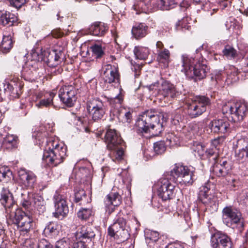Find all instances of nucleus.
<instances>
[{"label":"nucleus","mask_w":248,"mask_h":248,"mask_svg":"<svg viewBox=\"0 0 248 248\" xmlns=\"http://www.w3.org/2000/svg\"><path fill=\"white\" fill-rule=\"evenodd\" d=\"M107 102L108 103L110 107V119L114 120L116 118L121 119V113H123V110H121L122 104L124 102V96L121 92L117 95L115 97H109L105 96Z\"/></svg>","instance_id":"f3484780"},{"label":"nucleus","mask_w":248,"mask_h":248,"mask_svg":"<svg viewBox=\"0 0 248 248\" xmlns=\"http://www.w3.org/2000/svg\"><path fill=\"white\" fill-rule=\"evenodd\" d=\"M124 216L122 211L120 210L114 219L113 223L108 229L110 236L119 239L121 242L127 240L130 236V228Z\"/></svg>","instance_id":"39448f33"},{"label":"nucleus","mask_w":248,"mask_h":248,"mask_svg":"<svg viewBox=\"0 0 248 248\" xmlns=\"http://www.w3.org/2000/svg\"><path fill=\"white\" fill-rule=\"evenodd\" d=\"M38 248H53V247L46 240L42 239L38 242Z\"/></svg>","instance_id":"4d7b16f0"},{"label":"nucleus","mask_w":248,"mask_h":248,"mask_svg":"<svg viewBox=\"0 0 248 248\" xmlns=\"http://www.w3.org/2000/svg\"><path fill=\"white\" fill-rule=\"evenodd\" d=\"M55 212L54 216L61 219L67 216L69 213V208L66 202V197L64 195L56 191L53 197Z\"/></svg>","instance_id":"4468645a"},{"label":"nucleus","mask_w":248,"mask_h":248,"mask_svg":"<svg viewBox=\"0 0 248 248\" xmlns=\"http://www.w3.org/2000/svg\"><path fill=\"white\" fill-rule=\"evenodd\" d=\"M47 132H38L36 139L43 142L46 139V145L44 151L42 159L50 167H56L64 161L67 156V147L62 143L51 139L46 138Z\"/></svg>","instance_id":"f257e3e1"},{"label":"nucleus","mask_w":248,"mask_h":248,"mask_svg":"<svg viewBox=\"0 0 248 248\" xmlns=\"http://www.w3.org/2000/svg\"><path fill=\"white\" fill-rule=\"evenodd\" d=\"M120 75L117 64H107L103 68L102 78L105 83L119 82Z\"/></svg>","instance_id":"4be33fe9"},{"label":"nucleus","mask_w":248,"mask_h":248,"mask_svg":"<svg viewBox=\"0 0 248 248\" xmlns=\"http://www.w3.org/2000/svg\"><path fill=\"white\" fill-rule=\"evenodd\" d=\"M148 26L144 23H140L135 25L132 27V34L133 36L137 40L140 39L148 34Z\"/></svg>","instance_id":"2f4dec72"},{"label":"nucleus","mask_w":248,"mask_h":248,"mask_svg":"<svg viewBox=\"0 0 248 248\" xmlns=\"http://www.w3.org/2000/svg\"><path fill=\"white\" fill-rule=\"evenodd\" d=\"M88 244L78 239V241L74 244L73 248H88Z\"/></svg>","instance_id":"338daca9"},{"label":"nucleus","mask_w":248,"mask_h":248,"mask_svg":"<svg viewBox=\"0 0 248 248\" xmlns=\"http://www.w3.org/2000/svg\"><path fill=\"white\" fill-rule=\"evenodd\" d=\"M94 212L92 208H81L77 213L78 218L82 221H88L92 219Z\"/></svg>","instance_id":"4c0bfd02"},{"label":"nucleus","mask_w":248,"mask_h":248,"mask_svg":"<svg viewBox=\"0 0 248 248\" xmlns=\"http://www.w3.org/2000/svg\"><path fill=\"white\" fill-rule=\"evenodd\" d=\"M222 220L225 225L229 227L238 224L241 222L242 214L240 210L232 206L225 207L222 211Z\"/></svg>","instance_id":"ddd939ff"},{"label":"nucleus","mask_w":248,"mask_h":248,"mask_svg":"<svg viewBox=\"0 0 248 248\" xmlns=\"http://www.w3.org/2000/svg\"><path fill=\"white\" fill-rule=\"evenodd\" d=\"M28 196L29 200L24 199L21 201V204L23 208L30 211L33 209V207L35 210L34 212L39 215L46 211V202L42 196L33 193H29Z\"/></svg>","instance_id":"f8f14e48"},{"label":"nucleus","mask_w":248,"mask_h":248,"mask_svg":"<svg viewBox=\"0 0 248 248\" xmlns=\"http://www.w3.org/2000/svg\"><path fill=\"white\" fill-rule=\"evenodd\" d=\"M108 29L109 27L107 24L97 21L91 24L86 31L92 35L103 37L108 32Z\"/></svg>","instance_id":"bb28decb"},{"label":"nucleus","mask_w":248,"mask_h":248,"mask_svg":"<svg viewBox=\"0 0 248 248\" xmlns=\"http://www.w3.org/2000/svg\"><path fill=\"white\" fill-rule=\"evenodd\" d=\"M44 40L37 41L31 50V55L27 62L29 66L32 68L31 72L32 73V70L35 71L38 68L40 62H43V57L42 55L40 54V51L42 50V42Z\"/></svg>","instance_id":"412c9836"},{"label":"nucleus","mask_w":248,"mask_h":248,"mask_svg":"<svg viewBox=\"0 0 248 248\" xmlns=\"http://www.w3.org/2000/svg\"><path fill=\"white\" fill-rule=\"evenodd\" d=\"M166 121L163 113L154 109L147 110L140 115L136 121L137 132L143 134L152 130L155 136H158L163 131V123Z\"/></svg>","instance_id":"f03ea898"},{"label":"nucleus","mask_w":248,"mask_h":248,"mask_svg":"<svg viewBox=\"0 0 248 248\" xmlns=\"http://www.w3.org/2000/svg\"><path fill=\"white\" fill-rule=\"evenodd\" d=\"M132 66L131 69L134 72L135 77H138L140 75L141 67L139 64H137L135 62L133 63L131 62Z\"/></svg>","instance_id":"052dcab7"},{"label":"nucleus","mask_w":248,"mask_h":248,"mask_svg":"<svg viewBox=\"0 0 248 248\" xmlns=\"http://www.w3.org/2000/svg\"><path fill=\"white\" fill-rule=\"evenodd\" d=\"M0 24L7 26L6 28L11 27L18 24V18L13 13L8 11H0Z\"/></svg>","instance_id":"cd10ccee"},{"label":"nucleus","mask_w":248,"mask_h":248,"mask_svg":"<svg viewBox=\"0 0 248 248\" xmlns=\"http://www.w3.org/2000/svg\"><path fill=\"white\" fill-rule=\"evenodd\" d=\"M170 53L168 49H165L157 53V60L163 63L165 67L168 66L170 62Z\"/></svg>","instance_id":"58836bf2"},{"label":"nucleus","mask_w":248,"mask_h":248,"mask_svg":"<svg viewBox=\"0 0 248 248\" xmlns=\"http://www.w3.org/2000/svg\"><path fill=\"white\" fill-rule=\"evenodd\" d=\"M167 145L164 141H158L154 144V150L156 154H163L166 150Z\"/></svg>","instance_id":"3c124183"},{"label":"nucleus","mask_w":248,"mask_h":248,"mask_svg":"<svg viewBox=\"0 0 248 248\" xmlns=\"http://www.w3.org/2000/svg\"><path fill=\"white\" fill-rule=\"evenodd\" d=\"M182 66L186 76L194 81L205 78L208 71L207 61L202 57L199 59L189 57L187 55L182 56Z\"/></svg>","instance_id":"7ed1b4c3"},{"label":"nucleus","mask_w":248,"mask_h":248,"mask_svg":"<svg viewBox=\"0 0 248 248\" xmlns=\"http://www.w3.org/2000/svg\"><path fill=\"white\" fill-rule=\"evenodd\" d=\"M178 3L176 0H158L157 7L161 10H169L175 7Z\"/></svg>","instance_id":"a19ab883"},{"label":"nucleus","mask_w":248,"mask_h":248,"mask_svg":"<svg viewBox=\"0 0 248 248\" xmlns=\"http://www.w3.org/2000/svg\"><path fill=\"white\" fill-rule=\"evenodd\" d=\"M185 13L183 14V17L181 20H179L176 23L177 28L178 29H184L186 30H189L191 29V26H190L187 23L188 17L185 16Z\"/></svg>","instance_id":"603ef678"},{"label":"nucleus","mask_w":248,"mask_h":248,"mask_svg":"<svg viewBox=\"0 0 248 248\" xmlns=\"http://www.w3.org/2000/svg\"><path fill=\"white\" fill-rule=\"evenodd\" d=\"M232 0H217V1L220 8L222 9H224L231 5Z\"/></svg>","instance_id":"bf43d9fd"},{"label":"nucleus","mask_w":248,"mask_h":248,"mask_svg":"<svg viewBox=\"0 0 248 248\" xmlns=\"http://www.w3.org/2000/svg\"><path fill=\"white\" fill-rule=\"evenodd\" d=\"M104 141L108 150L115 151L117 160L123 158L125 142L118 131L114 129H108L104 136Z\"/></svg>","instance_id":"423d86ee"},{"label":"nucleus","mask_w":248,"mask_h":248,"mask_svg":"<svg viewBox=\"0 0 248 248\" xmlns=\"http://www.w3.org/2000/svg\"><path fill=\"white\" fill-rule=\"evenodd\" d=\"M95 228L90 225H84L81 227L77 234L78 239L88 244L94 243L95 232Z\"/></svg>","instance_id":"393cba45"},{"label":"nucleus","mask_w":248,"mask_h":248,"mask_svg":"<svg viewBox=\"0 0 248 248\" xmlns=\"http://www.w3.org/2000/svg\"><path fill=\"white\" fill-rule=\"evenodd\" d=\"M223 56L227 59L232 60L238 57V52L234 48L232 45L227 44L225 45L222 51Z\"/></svg>","instance_id":"e433bc0d"},{"label":"nucleus","mask_w":248,"mask_h":248,"mask_svg":"<svg viewBox=\"0 0 248 248\" xmlns=\"http://www.w3.org/2000/svg\"><path fill=\"white\" fill-rule=\"evenodd\" d=\"M224 140V136H221L220 137H217V138L213 140H212L211 144L213 146V148H217V147L220 144L221 142L223 141Z\"/></svg>","instance_id":"69168bd1"},{"label":"nucleus","mask_w":248,"mask_h":248,"mask_svg":"<svg viewBox=\"0 0 248 248\" xmlns=\"http://www.w3.org/2000/svg\"><path fill=\"white\" fill-rule=\"evenodd\" d=\"M166 144L168 146H173L176 144L175 136L172 134H169L166 138Z\"/></svg>","instance_id":"6e6d98bb"},{"label":"nucleus","mask_w":248,"mask_h":248,"mask_svg":"<svg viewBox=\"0 0 248 248\" xmlns=\"http://www.w3.org/2000/svg\"><path fill=\"white\" fill-rule=\"evenodd\" d=\"M33 224L34 222L32 218L28 215L27 217H25L22 222H21L17 227L20 228L21 231L28 232L33 229Z\"/></svg>","instance_id":"79ce46f5"},{"label":"nucleus","mask_w":248,"mask_h":248,"mask_svg":"<svg viewBox=\"0 0 248 248\" xmlns=\"http://www.w3.org/2000/svg\"><path fill=\"white\" fill-rule=\"evenodd\" d=\"M197 103L204 108V112L206 110L207 107L211 105V99L205 95H198L194 100Z\"/></svg>","instance_id":"de8ad7c7"},{"label":"nucleus","mask_w":248,"mask_h":248,"mask_svg":"<svg viewBox=\"0 0 248 248\" xmlns=\"http://www.w3.org/2000/svg\"><path fill=\"white\" fill-rule=\"evenodd\" d=\"M210 243L212 248H233L231 238L220 232H216L211 235Z\"/></svg>","instance_id":"6ab92c4d"},{"label":"nucleus","mask_w":248,"mask_h":248,"mask_svg":"<svg viewBox=\"0 0 248 248\" xmlns=\"http://www.w3.org/2000/svg\"><path fill=\"white\" fill-rule=\"evenodd\" d=\"M122 197L118 192H110L104 200L106 213L109 216L122 203Z\"/></svg>","instance_id":"a211bd4d"},{"label":"nucleus","mask_w":248,"mask_h":248,"mask_svg":"<svg viewBox=\"0 0 248 248\" xmlns=\"http://www.w3.org/2000/svg\"><path fill=\"white\" fill-rule=\"evenodd\" d=\"M106 47L105 45L99 42H96L91 45L89 47L88 52L91 53L92 56L96 60L103 58L106 55Z\"/></svg>","instance_id":"c756f323"},{"label":"nucleus","mask_w":248,"mask_h":248,"mask_svg":"<svg viewBox=\"0 0 248 248\" xmlns=\"http://www.w3.org/2000/svg\"><path fill=\"white\" fill-rule=\"evenodd\" d=\"M18 137L14 135L8 134L3 139L1 147L7 150H12L17 147Z\"/></svg>","instance_id":"72a5a7b5"},{"label":"nucleus","mask_w":248,"mask_h":248,"mask_svg":"<svg viewBox=\"0 0 248 248\" xmlns=\"http://www.w3.org/2000/svg\"><path fill=\"white\" fill-rule=\"evenodd\" d=\"M133 51L136 58L140 60H145L150 54L148 47L141 46H136Z\"/></svg>","instance_id":"37998d69"},{"label":"nucleus","mask_w":248,"mask_h":248,"mask_svg":"<svg viewBox=\"0 0 248 248\" xmlns=\"http://www.w3.org/2000/svg\"><path fill=\"white\" fill-rule=\"evenodd\" d=\"M214 185L209 181L205 183L204 186L200 187L198 199L205 205L212 206L215 205L217 197L214 195Z\"/></svg>","instance_id":"2eb2a0df"},{"label":"nucleus","mask_w":248,"mask_h":248,"mask_svg":"<svg viewBox=\"0 0 248 248\" xmlns=\"http://www.w3.org/2000/svg\"><path fill=\"white\" fill-rule=\"evenodd\" d=\"M133 8L136 11L137 14L141 13H149L152 10V0H136Z\"/></svg>","instance_id":"7c9ffc66"},{"label":"nucleus","mask_w":248,"mask_h":248,"mask_svg":"<svg viewBox=\"0 0 248 248\" xmlns=\"http://www.w3.org/2000/svg\"><path fill=\"white\" fill-rule=\"evenodd\" d=\"M58 225L54 222H49L43 231V234L47 237L51 238L59 233Z\"/></svg>","instance_id":"c9c22d12"},{"label":"nucleus","mask_w":248,"mask_h":248,"mask_svg":"<svg viewBox=\"0 0 248 248\" xmlns=\"http://www.w3.org/2000/svg\"><path fill=\"white\" fill-rule=\"evenodd\" d=\"M0 202L6 209H11L15 204L13 194L7 188L3 187L0 193Z\"/></svg>","instance_id":"c85d7f7f"},{"label":"nucleus","mask_w":248,"mask_h":248,"mask_svg":"<svg viewBox=\"0 0 248 248\" xmlns=\"http://www.w3.org/2000/svg\"><path fill=\"white\" fill-rule=\"evenodd\" d=\"M145 237L148 243L156 242L159 237V234L156 231L147 230L145 232Z\"/></svg>","instance_id":"09e8293b"},{"label":"nucleus","mask_w":248,"mask_h":248,"mask_svg":"<svg viewBox=\"0 0 248 248\" xmlns=\"http://www.w3.org/2000/svg\"><path fill=\"white\" fill-rule=\"evenodd\" d=\"M55 246L59 248H69L68 243L64 239L58 241Z\"/></svg>","instance_id":"680f3d73"},{"label":"nucleus","mask_w":248,"mask_h":248,"mask_svg":"<svg viewBox=\"0 0 248 248\" xmlns=\"http://www.w3.org/2000/svg\"><path fill=\"white\" fill-rule=\"evenodd\" d=\"M13 177L12 170L7 166L0 167V182L3 183H7Z\"/></svg>","instance_id":"ea45409f"},{"label":"nucleus","mask_w":248,"mask_h":248,"mask_svg":"<svg viewBox=\"0 0 248 248\" xmlns=\"http://www.w3.org/2000/svg\"><path fill=\"white\" fill-rule=\"evenodd\" d=\"M65 48L61 46H55L53 49L50 51L42 50L40 54L43 57V62L46 63L49 67H54L61 64L65 59Z\"/></svg>","instance_id":"6e6552de"},{"label":"nucleus","mask_w":248,"mask_h":248,"mask_svg":"<svg viewBox=\"0 0 248 248\" xmlns=\"http://www.w3.org/2000/svg\"><path fill=\"white\" fill-rule=\"evenodd\" d=\"M158 93L164 100L172 102L179 98L182 94V92L170 81L161 77L160 85L158 89Z\"/></svg>","instance_id":"9d476101"},{"label":"nucleus","mask_w":248,"mask_h":248,"mask_svg":"<svg viewBox=\"0 0 248 248\" xmlns=\"http://www.w3.org/2000/svg\"><path fill=\"white\" fill-rule=\"evenodd\" d=\"M11 5L20 8L24 3L25 0H8Z\"/></svg>","instance_id":"0e129e2a"},{"label":"nucleus","mask_w":248,"mask_h":248,"mask_svg":"<svg viewBox=\"0 0 248 248\" xmlns=\"http://www.w3.org/2000/svg\"><path fill=\"white\" fill-rule=\"evenodd\" d=\"M87 200V196L85 191L83 189H79L75 192L74 202L80 205H84Z\"/></svg>","instance_id":"a18cd8bd"},{"label":"nucleus","mask_w":248,"mask_h":248,"mask_svg":"<svg viewBox=\"0 0 248 248\" xmlns=\"http://www.w3.org/2000/svg\"><path fill=\"white\" fill-rule=\"evenodd\" d=\"M176 183L165 174L157 182L158 196L163 201L172 199L175 194Z\"/></svg>","instance_id":"1a4fd4ad"},{"label":"nucleus","mask_w":248,"mask_h":248,"mask_svg":"<svg viewBox=\"0 0 248 248\" xmlns=\"http://www.w3.org/2000/svg\"><path fill=\"white\" fill-rule=\"evenodd\" d=\"M121 110H123V113H121V115L124 114L125 122L130 123L132 121L133 110L129 109L127 110L125 108H123Z\"/></svg>","instance_id":"5fc2aeb1"},{"label":"nucleus","mask_w":248,"mask_h":248,"mask_svg":"<svg viewBox=\"0 0 248 248\" xmlns=\"http://www.w3.org/2000/svg\"><path fill=\"white\" fill-rule=\"evenodd\" d=\"M232 190H236L241 186V182L239 179H232L230 183Z\"/></svg>","instance_id":"13d9d810"},{"label":"nucleus","mask_w":248,"mask_h":248,"mask_svg":"<svg viewBox=\"0 0 248 248\" xmlns=\"http://www.w3.org/2000/svg\"><path fill=\"white\" fill-rule=\"evenodd\" d=\"M53 104L52 99L49 98L47 99H42L39 102V106L40 107H49Z\"/></svg>","instance_id":"774afa93"},{"label":"nucleus","mask_w":248,"mask_h":248,"mask_svg":"<svg viewBox=\"0 0 248 248\" xmlns=\"http://www.w3.org/2000/svg\"><path fill=\"white\" fill-rule=\"evenodd\" d=\"M59 97L66 106L72 107L77 99V91L73 86L65 85L60 89Z\"/></svg>","instance_id":"dca6fc26"},{"label":"nucleus","mask_w":248,"mask_h":248,"mask_svg":"<svg viewBox=\"0 0 248 248\" xmlns=\"http://www.w3.org/2000/svg\"><path fill=\"white\" fill-rule=\"evenodd\" d=\"M14 35L13 28H5L4 30L2 40L0 44V51L6 54L10 51L15 42L13 40Z\"/></svg>","instance_id":"b1692460"},{"label":"nucleus","mask_w":248,"mask_h":248,"mask_svg":"<svg viewBox=\"0 0 248 248\" xmlns=\"http://www.w3.org/2000/svg\"><path fill=\"white\" fill-rule=\"evenodd\" d=\"M51 35L54 38H59L62 37L64 35V32L60 29L53 30L51 31Z\"/></svg>","instance_id":"e2e57ef3"},{"label":"nucleus","mask_w":248,"mask_h":248,"mask_svg":"<svg viewBox=\"0 0 248 248\" xmlns=\"http://www.w3.org/2000/svg\"><path fill=\"white\" fill-rule=\"evenodd\" d=\"M209 127L212 132L218 134H225L230 131V122L226 119H214L210 122Z\"/></svg>","instance_id":"5701e85b"},{"label":"nucleus","mask_w":248,"mask_h":248,"mask_svg":"<svg viewBox=\"0 0 248 248\" xmlns=\"http://www.w3.org/2000/svg\"><path fill=\"white\" fill-rule=\"evenodd\" d=\"M19 180L22 186L26 189H33L37 182V176L31 171L20 169L18 171Z\"/></svg>","instance_id":"aec40b11"},{"label":"nucleus","mask_w":248,"mask_h":248,"mask_svg":"<svg viewBox=\"0 0 248 248\" xmlns=\"http://www.w3.org/2000/svg\"><path fill=\"white\" fill-rule=\"evenodd\" d=\"M17 80L18 78H15L13 81L12 80L11 82L6 83L4 86V93L13 97H18L17 88H19L20 85L16 83Z\"/></svg>","instance_id":"473e14b6"},{"label":"nucleus","mask_w":248,"mask_h":248,"mask_svg":"<svg viewBox=\"0 0 248 248\" xmlns=\"http://www.w3.org/2000/svg\"><path fill=\"white\" fill-rule=\"evenodd\" d=\"M204 112V108L199 105L195 101L188 106L187 113L192 118H196Z\"/></svg>","instance_id":"f704fd0d"},{"label":"nucleus","mask_w":248,"mask_h":248,"mask_svg":"<svg viewBox=\"0 0 248 248\" xmlns=\"http://www.w3.org/2000/svg\"><path fill=\"white\" fill-rule=\"evenodd\" d=\"M231 170L230 163L223 159L220 160L219 163L216 161L212 169L213 174L219 177L226 176L230 172Z\"/></svg>","instance_id":"a878e982"},{"label":"nucleus","mask_w":248,"mask_h":248,"mask_svg":"<svg viewBox=\"0 0 248 248\" xmlns=\"http://www.w3.org/2000/svg\"><path fill=\"white\" fill-rule=\"evenodd\" d=\"M206 149L205 146L203 144L201 143H197L194 150L197 152L198 155L202 159L203 155H205Z\"/></svg>","instance_id":"864d4df0"},{"label":"nucleus","mask_w":248,"mask_h":248,"mask_svg":"<svg viewBox=\"0 0 248 248\" xmlns=\"http://www.w3.org/2000/svg\"><path fill=\"white\" fill-rule=\"evenodd\" d=\"M211 157L215 160V162L217 161L218 157V154L217 148L212 147L206 149L205 155H203L202 159H210Z\"/></svg>","instance_id":"8fccbe9b"},{"label":"nucleus","mask_w":248,"mask_h":248,"mask_svg":"<svg viewBox=\"0 0 248 248\" xmlns=\"http://www.w3.org/2000/svg\"><path fill=\"white\" fill-rule=\"evenodd\" d=\"M235 156L236 159L243 162L248 158V145L235 151Z\"/></svg>","instance_id":"49530a36"},{"label":"nucleus","mask_w":248,"mask_h":248,"mask_svg":"<svg viewBox=\"0 0 248 248\" xmlns=\"http://www.w3.org/2000/svg\"><path fill=\"white\" fill-rule=\"evenodd\" d=\"M86 109L90 118L94 122L102 120L106 114V108L103 102L98 98L88 100Z\"/></svg>","instance_id":"9b49d317"},{"label":"nucleus","mask_w":248,"mask_h":248,"mask_svg":"<svg viewBox=\"0 0 248 248\" xmlns=\"http://www.w3.org/2000/svg\"><path fill=\"white\" fill-rule=\"evenodd\" d=\"M28 215H26L25 212L21 209H17L14 213V216L10 215V217L12 223L18 226L25 217Z\"/></svg>","instance_id":"c03bdc74"},{"label":"nucleus","mask_w":248,"mask_h":248,"mask_svg":"<svg viewBox=\"0 0 248 248\" xmlns=\"http://www.w3.org/2000/svg\"><path fill=\"white\" fill-rule=\"evenodd\" d=\"M222 112L228 120L240 123L248 114V104L246 102L229 101L223 104Z\"/></svg>","instance_id":"20e7f679"},{"label":"nucleus","mask_w":248,"mask_h":248,"mask_svg":"<svg viewBox=\"0 0 248 248\" xmlns=\"http://www.w3.org/2000/svg\"><path fill=\"white\" fill-rule=\"evenodd\" d=\"M172 181L186 186L192 185L194 182V172L186 166L175 164L173 168L166 173Z\"/></svg>","instance_id":"0eeeda50"}]
</instances>
